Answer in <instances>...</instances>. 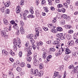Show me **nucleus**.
I'll list each match as a JSON object with an SVG mask.
<instances>
[{"label": "nucleus", "instance_id": "1", "mask_svg": "<svg viewBox=\"0 0 78 78\" xmlns=\"http://www.w3.org/2000/svg\"><path fill=\"white\" fill-rule=\"evenodd\" d=\"M13 42L14 45L13 47V50L14 51H16L17 47H16V46H18L19 48H20L21 47L20 40L19 38H17V39H14Z\"/></svg>", "mask_w": 78, "mask_h": 78}, {"label": "nucleus", "instance_id": "2", "mask_svg": "<svg viewBox=\"0 0 78 78\" xmlns=\"http://www.w3.org/2000/svg\"><path fill=\"white\" fill-rule=\"evenodd\" d=\"M33 37V34L28 35L27 36V38L30 39V41L31 44H34V40L32 38Z\"/></svg>", "mask_w": 78, "mask_h": 78}, {"label": "nucleus", "instance_id": "3", "mask_svg": "<svg viewBox=\"0 0 78 78\" xmlns=\"http://www.w3.org/2000/svg\"><path fill=\"white\" fill-rule=\"evenodd\" d=\"M62 51H65V54L66 55H69V53H70V49L68 48H62Z\"/></svg>", "mask_w": 78, "mask_h": 78}, {"label": "nucleus", "instance_id": "4", "mask_svg": "<svg viewBox=\"0 0 78 78\" xmlns=\"http://www.w3.org/2000/svg\"><path fill=\"white\" fill-rule=\"evenodd\" d=\"M32 49V46H30L28 48L27 50V51L28 53V55H31V54H32V53H31V50Z\"/></svg>", "mask_w": 78, "mask_h": 78}, {"label": "nucleus", "instance_id": "5", "mask_svg": "<svg viewBox=\"0 0 78 78\" xmlns=\"http://www.w3.org/2000/svg\"><path fill=\"white\" fill-rule=\"evenodd\" d=\"M34 65L35 66H37L39 65V60H38L37 58L34 59Z\"/></svg>", "mask_w": 78, "mask_h": 78}, {"label": "nucleus", "instance_id": "6", "mask_svg": "<svg viewBox=\"0 0 78 78\" xmlns=\"http://www.w3.org/2000/svg\"><path fill=\"white\" fill-rule=\"evenodd\" d=\"M35 30L36 33H41L42 32V29L40 27L36 28Z\"/></svg>", "mask_w": 78, "mask_h": 78}, {"label": "nucleus", "instance_id": "7", "mask_svg": "<svg viewBox=\"0 0 78 78\" xmlns=\"http://www.w3.org/2000/svg\"><path fill=\"white\" fill-rule=\"evenodd\" d=\"M1 35L3 37H8V35L6 34V32L5 30H2L1 31Z\"/></svg>", "mask_w": 78, "mask_h": 78}, {"label": "nucleus", "instance_id": "8", "mask_svg": "<svg viewBox=\"0 0 78 78\" xmlns=\"http://www.w3.org/2000/svg\"><path fill=\"white\" fill-rule=\"evenodd\" d=\"M16 11L17 14H18L20 13V6H18L17 7L16 9Z\"/></svg>", "mask_w": 78, "mask_h": 78}, {"label": "nucleus", "instance_id": "9", "mask_svg": "<svg viewBox=\"0 0 78 78\" xmlns=\"http://www.w3.org/2000/svg\"><path fill=\"white\" fill-rule=\"evenodd\" d=\"M32 72L35 76H37L39 74V72H38V70L37 69H36L34 71H32Z\"/></svg>", "mask_w": 78, "mask_h": 78}, {"label": "nucleus", "instance_id": "10", "mask_svg": "<svg viewBox=\"0 0 78 78\" xmlns=\"http://www.w3.org/2000/svg\"><path fill=\"white\" fill-rule=\"evenodd\" d=\"M24 12L25 13H23L22 14H21V16H27V15H28V14H30V12H29V11H28V10H25Z\"/></svg>", "mask_w": 78, "mask_h": 78}, {"label": "nucleus", "instance_id": "11", "mask_svg": "<svg viewBox=\"0 0 78 78\" xmlns=\"http://www.w3.org/2000/svg\"><path fill=\"white\" fill-rule=\"evenodd\" d=\"M53 25L52 27V28H53L54 29H52L51 30V32L52 33H57L58 31L56 30L55 29V28H56V26H53Z\"/></svg>", "mask_w": 78, "mask_h": 78}, {"label": "nucleus", "instance_id": "12", "mask_svg": "<svg viewBox=\"0 0 78 78\" xmlns=\"http://www.w3.org/2000/svg\"><path fill=\"white\" fill-rule=\"evenodd\" d=\"M73 44H74V41H73V40L69 41L68 42V44L69 45V46H72V45H73Z\"/></svg>", "mask_w": 78, "mask_h": 78}, {"label": "nucleus", "instance_id": "13", "mask_svg": "<svg viewBox=\"0 0 78 78\" xmlns=\"http://www.w3.org/2000/svg\"><path fill=\"white\" fill-rule=\"evenodd\" d=\"M20 31L22 34H23L25 33V30L23 27H21L20 29Z\"/></svg>", "mask_w": 78, "mask_h": 78}, {"label": "nucleus", "instance_id": "14", "mask_svg": "<svg viewBox=\"0 0 78 78\" xmlns=\"http://www.w3.org/2000/svg\"><path fill=\"white\" fill-rule=\"evenodd\" d=\"M2 53L3 55H5V56H8V53L5 50H2Z\"/></svg>", "mask_w": 78, "mask_h": 78}, {"label": "nucleus", "instance_id": "15", "mask_svg": "<svg viewBox=\"0 0 78 78\" xmlns=\"http://www.w3.org/2000/svg\"><path fill=\"white\" fill-rule=\"evenodd\" d=\"M63 34L62 33L58 34H56V36L59 39H60L61 37L63 36Z\"/></svg>", "mask_w": 78, "mask_h": 78}, {"label": "nucleus", "instance_id": "16", "mask_svg": "<svg viewBox=\"0 0 78 78\" xmlns=\"http://www.w3.org/2000/svg\"><path fill=\"white\" fill-rule=\"evenodd\" d=\"M3 21L5 25H8V24H9V22H8V21L5 19H4Z\"/></svg>", "mask_w": 78, "mask_h": 78}, {"label": "nucleus", "instance_id": "17", "mask_svg": "<svg viewBox=\"0 0 78 78\" xmlns=\"http://www.w3.org/2000/svg\"><path fill=\"white\" fill-rule=\"evenodd\" d=\"M5 7H9L10 5V2H7L5 3Z\"/></svg>", "mask_w": 78, "mask_h": 78}, {"label": "nucleus", "instance_id": "18", "mask_svg": "<svg viewBox=\"0 0 78 78\" xmlns=\"http://www.w3.org/2000/svg\"><path fill=\"white\" fill-rule=\"evenodd\" d=\"M42 56V58L43 59H45L46 58V57H47V53L45 52H44L43 53Z\"/></svg>", "mask_w": 78, "mask_h": 78}, {"label": "nucleus", "instance_id": "19", "mask_svg": "<svg viewBox=\"0 0 78 78\" xmlns=\"http://www.w3.org/2000/svg\"><path fill=\"white\" fill-rule=\"evenodd\" d=\"M66 38H67V39L69 40L71 38V35L69 34H65Z\"/></svg>", "mask_w": 78, "mask_h": 78}, {"label": "nucleus", "instance_id": "20", "mask_svg": "<svg viewBox=\"0 0 78 78\" xmlns=\"http://www.w3.org/2000/svg\"><path fill=\"white\" fill-rule=\"evenodd\" d=\"M51 57H52L51 55H50L47 57L46 59L48 62H49V61H50V59L51 58Z\"/></svg>", "mask_w": 78, "mask_h": 78}, {"label": "nucleus", "instance_id": "21", "mask_svg": "<svg viewBox=\"0 0 78 78\" xmlns=\"http://www.w3.org/2000/svg\"><path fill=\"white\" fill-rule=\"evenodd\" d=\"M59 75V72H55L54 73V74L53 76V78H55V76H58Z\"/></svg>", "mask_w": 78, "mask_h": 78}, {"label": "nucleus", "instance_id": "22", "mask_svg": "<svg viewBox=\"0 0 78 78\" xmlns=\"http://www.w3.org/2000/svg\"><path fill=\"white\" fill-rule=\"evenodd\" d=\"M57 30L58 31L60 32L62 31L63 29L62 27H58L57 28Z\"/></svg>", "mask_w": 78, "mask_h": 78}, {"label": "nucleus", "instance_id": "23", "mask_svg": "<svg viewBox=\"0 0 78 78\" xmlns=\"http://www.w3.org/2000/svg\"><path fill=\"white\" fill-rule=\"evenodd\" d=\"M39 67L40 69H42L44 68V65L42 63H40L39 65Z\"/></svg>", "mask_w": 78, "mask_h": 78}, {"label": "nucleus", "instance_id": "24", "mask_svg": "<svg viewBox=\"0 0 78 78\" xmlns=\"http://www.w3.org/2000/svg\"><path fill=\"white\" fill-rule=\"evenodd\" d=\"M64 66V65H62V66H60L59 68L58 69V70H59V71L62 70H63V68Z\"/></svg>", "mask_w": 78, "mask_h": 78}, {"label": "nucleus", "instance_id": "25", "mask_svg": "<svg viewBox=\"0 0 78 78\" xmlns=\"http://www.w3.org/2000/svg\"><path fill=\"white\" fill-rule=\"evenodd\" d=\"M17 24L15 23V24H13V28L14 29H15V30H16V29H17Z\"/></svg>", "mask_w": 78, "mask_h": 78}, {"label": "nucleus", "instance_id": "26", "mask_svg": "<svg viewBox=\"0 0 78 78\" xmlns=\"http://www.w3.org/2000/svg\"><path fill=\"white\" fill-rule=\"evenodd\" d=\"M69 57L70 56L69 55H66L64 58V60L65 61H68Z\"/></svg>", "mask_w": 78, "mask_h": 78}, {"label": "nucleus", "instance_id": "27", "mask_svg": "<svg viewBox=\"0 0 78 78\" xmlns=\"http://www.w3.org/2000/svg\"><path fill=\"white\" fill-rule=\"evenodd\" d=\"M27 60L28 62H30L31 60V57H27Z\"/></svg>", "mask_w": 78, "mask_h": 78}, {"label": "nucleus", "instance_id": "28", "mask_svg": "<svg viewBox=\"0 0 78 78\" xmlns=\"http://www.w3.org/2000/svg\"><path fill=\"white\" fill-rule=\"evenodd\" d=\"M77 71L78 70L74 68V69L72 70V73H76Z\"/></svg>", "mask_w": 78, "mask_h": 78}, {"label": "nucleus", "instance_id": "29", "mask_svg": "<svg viewBox=\"0 0 78 78\" xmlns=\"http://www.w3.org/2000/svg\"><path fill=\"white\" fill-rule=\"evenodd\" d=\"M72 55L75 58H76V52L75 51L72 52Z\"/></svg>", "mask_w": 78, "mask_h": 78}, {"label": "nucleus", "instance_id": "30", "mask_svg": "<svg viewBox=\"0 0 78 78\" xmlns=\"http://www.w3.org/2000/svg\"><path fill=\"white\" fill-rule=\"evenodd\" d=\"M36 15L37 17H39V10H36L35 11Z\"/></svg>", "mask_w": 78, "mask_h": 78}, {"label": "nucleus", "instance_id": "31", "mask_svg": "<svg viewBox=\"0 0 78 78\" xmlns=\"http://www.w3.org/2000/svg\"><path fill=\"white\" fill-rule=\"evenodd\" d=\"M44 74V72L42 71H40L38 74V75L40 76H42Z\"/></svg>", "mask_w": 78, "mask_h": 78}, {"label": "nucleus", "instance_id": "32", "mask_svg": "<svg viewBox=\"0 0 78 78\" xmlns=\"http://www.w3.org/2000/svg\"><path fill=\"white\" fill-rule=\"evenodd\" d=\"M20 25L21 26V27H23L24 26V23H23V22L22 21H20Z\"/></svg>", "mask_w": 78, "mask_h": 78}, {"label": "nucleus", "instance_id": "33", "mask_svg": "<svg viewBox=\"0 0 78 78\" xmlns=\"http://www.w3.org/2000/svg\"><path fill=\"white\" fill-rule=\"evenodd\" d=\"M54 45H58V46H59V42L57 41H54Z\"/></svg>", "mask_w": 78, "mask_h": 78}, {"label": "nucleus", "instance_id": "34", "mask_svg": "<svg viewBox=\"0 0 78 78\" xmlns=\"http://www.w3.org/2000/svg\"><path fill=\"white\" fill-rule=\"evenodd\" d=\"M28 18H30V17L31 18H34V16L33 15V14H31V15H30V14H29V15L27 16Z\"/></svg>", "mask_w": 78, "mask_h": 78}, {"label": "nucleus", "instance_id": "35", "mask_svg": "<svg viewBox=\"0 0 78 78\" xmlns=\"http://www.w3.org/2000/svg\"><path fill=\"white\" fill-rule=\"evenodd\" d=\"M37 54L36 53H35L34 55V59H36L37 58Z\"/></svg>", "mask_w": 78, "mask_h": 78}, {"label": "nucleus", "instance_id": "36", "mask_svg": "<svg viewBox=\"0 0 78 78\" xmlns=\"http://www.w3.org/2000/svg\"><path fill=\"white\" fill-rule=\"evenodd\" d=\"M37 44L38 45H43V43L42 41H40L39 42H37Z\"/></svg>", "mask_w": 78, "mask_h": 78}, {"label": "nucleus", "instance_id": "37", "mask_svg": "<svg viewBox=\"0 0 78 78\" xmlns=\"http://www.w3.org/2000/svg\"><path fill=\"white\" fill-rule=\"evenodd\" d=\"M52 1H54V0H48V2H49L48 4L49 5H52Z\"/></svg>", "mask_w": 78, "mask_h": 78}, {"label": "nucleus", "instance_id": "38", "mask_svg": "<svg viewBox=\"0 0 78 78\" xmlns=\"http://www.w3.org/2000/svg\"><path fill=\"white\" fill-rule=\"evenodd\" d=\"M66 35L65 34L63 36H62L61 37V38H60V39L61 40H64L65 39H66Z\"/></svg>", "mask_w": 78, "mask_h": 78}, {"label": "nucleus", "instance_id": "39", "mask_svg": "<svg viewBox=\"0 0 78 78\" xmlns=\"http://www.w3.org/2000/svg\"><path fill=\"white\" fill-rule=\"evenodd\" d=\"M75 68H74V66L73 65H71L69 66V69H73Z\"/></svg>", "mask_w": 78, "mask_h": 78}, {"label": "nucleus", "instance_id": "40", "mask_svg": "<svg viewBox=\"0 0 78 78\" xmlns=\"http://www.w3.org/2000/svg\"><path fill=\"white\" fill-rule=\"evenodd\" d=\"M10 54L12 56H14L15 55V54L14 53V52H13L12 51H11L9 52Z\"/></svg>", "mask_w": 78, "mask_h": 78}, {"label": "nucleus", "instance_id": "41", "mask_svg": "<svg viewBox=\"0 0 78 78\" xmlns=\"http://www.w3.org/2000/svg\"><path fill=\"white\" fill-rule=\"evenodd\" d=\"M30 11L31 13V14H33V13H34V11H33V8H32V9H30Z\"/></svg>", "mask_w": 78, "mask_h": 78}, {"label": "nucleus", "instance_id": "42", "mask_svg": "<svg viewBox=\"0 0 78 78\" xmlns=\"http://www.w3.org/2000/svg\"><path fill=\"white\" fill-rule=\"evenodd\" d=\"M22 54H23L22 52V51H20L19 52L18 55L21 58L22 56Z\"/></svg>", "mask_w": 78, "mask_h": 78}, {"label": "nucleus", "instance_id": "43", "mask_svg": "<svg viewBox=\"0 0 78 78\" xmlns=\"http://www.w3.org/2000/svg\"><path fill=\"white\" fill-rule=\"evenodd\" d=\"M16 70L18 72H20L22 70V69L20 67H18L16 68Z\"/></svg>", "mask_w": 78, "mask_h": 78}, {"label": "nucleus", "instance_id": "44", "mask_svg": "<svg viewBox=\"0 0 78 78\" xmlns=\"http://www.w3.org/2000/svg\"><path fill=\"white\" fill-rule=\"evenodd\" d=\"M42 28L44 31H48V28L45 27H43Z\"/></svg>", "mask_w": 78, "mask_h": 78}, {"label": "nucleus", "instance_id": "45", "mask_svg": "<svg viewBox=\"0 0 78 78\" xmlns=\"http://www.w3.org/2000/svg\"><path fill=\"white\" fill-rule=\"evenodd\" d=\"M6 14H9L10 12V10L8 9H7L6 10Z\"/></svg>", "mask_w": 78, "mask_h": 78}, {"label": "nucleus", "instance_id": "46", "mask_svg": "<svg viewBox=\"0 0 78 78\" xmlns=\"http://www.w3.org/2000/svg\"><path fill=\"white\" fill-rule=\"evenodd\" d=\"M62 16L63 19H66V18H67V15L65 14L62 15Z\"/></svg>", "mask_w": 78, "mask_h": 78}, {"label": "nucleus", "instance_id": "47", "mask_svg": "<svg viewBox=\"0 0 78 78\" xmlns=\"http://www.w3.org/2000/svg\"><path fill=\"white\" fill-rule=\"evenodd\" d=\"M5 8L3 7H2L1 8V11L2 12H5Z\"/></svg>", "mask_w": 78, "mask_h": 78}, {"label": "nucleus", "instance_id": "48", "mask_svg": "<svg viewBox=\"0 0 78 78\" xmlns=\"http://www.w3.org/2000/svg\"><path fill=\"white\" fill-rule=\"evenodd\" d=\"M44 9L45 12H48V9L47 8H46V7H44Z\"/></svg>", "mask_w": 78, "mask_h": 78}, {"label": "nucleus", "instance_id": "49", "mask_svg": "<svg viewBox=\"0 0 78 78\" xmlns=\"http://www.w3.org/2000/svg\"><path fill=\"white\" fill-rule=\"evenodd\" d=\"M73 32V31L72 30H69L68 32V33H70V34H72Z\"/></svg>", "mask_w": 78, "mask_h": 78}, {"label": "nucleus", "instance_id": "50", "mask_svg": "<svg viewBox=\"0 0 78 78\" xmlns=\"http://www.w3.org/2000/svg\"><path fill=\"white\" fill-rule=\"evenodd\" d=\"M20 14V16H22V17H23L24 19L25 20H27V17H26V16H21V13Z\"/></svg>", "mask_w": 78, "mask_h": 78}, {"label": "nucleus", "instance_id": "51", "mask_svg": "<svg viewBox=\"0 0 78 78\" xmlns=\"http://www.w3.org/2000/svg\"><path fill=\"white\" fill-rule=\"evenodd\" d=\"M32 48H33L34 50H35L36 49V46L34 44H32Z\"/></svg>", "mask_w": 78, "mask_h": 78}, {"label": "nucleus", "instance_id": "52", "mask_svg": "<svg viewBox=\"0 0 78 78\" xmlns=\"http://www.w3.org/2000/svg\"><path fill=\"white\" fill-rule=\"evenodd\" d=\"M50 50V51H55V49L51 48Z\"/></svg>", "mask_w": 78, "mask_h": 78}, {"label": "nucleus", "instance_id": "53", "mask_svg": "<svg viewBox=\"0 0 78 78\" xmlns=\"http://www.w3.org/2000/svg\"><path fill=\"white\" fill-rule=\"evenodd\" d=\"M20 4L21 5H24V1H21L20 2Z\"/></svg>", "mask_w": 78, "mask_h": 78}, {"label": "nucleus", "instance_id": "54", "mask_svg": "<svg viewBox=\"0 0 78 78\" xmlns=\"http://www.w3.org/2000/svg\"><path fill=\"white\" fill-rule=\"evenodd\" d=\"M62 7V5L61 4H58L57 5L58 8H61Z\"/></svg>", "mask_w": 78, "mask_h": 78}, {"label": "nucleus", "instance_id": "55", "mask_svg": "<svg viewBox=\"0 0 78 78\" xmlns=\"http://www.w3.org/2000/svg\"><path fill=\"white\" fill-rule=\"evenodd\" d=\"M10 23L11 24H12V25H14L15 24V22H14V21L13 20H12L11 22H10Z\"/></svg>", "mask_w": 78, "mask_h": 78}, {"label": "nucleus", "instance_id": "56", "mask_svg": "<svg viewBox=\"0 0 78 78\" xmlns=\"http://www.w3.org/2000/svg\"><path fill=\"white\" fill-rule=\"evenodd\" d=\"M25 63L23 62L21 63V66H22V67H24V66H25Z\"/></svg>", "mask_w": 78, "mask_h": 78}, {"label": "nucleus", "instance_id": "57", "mask_svg": "<svg viewBox=\"0 0 78 78\" xmlns=\"http://www.w3.org/2000/svg\"><path fill=\"white\" fill-rule=\"evenodd\" d=\"M4 30H5V31H8L9 29L7 27H5L4 28Z\"/></svg>", "mask_w": 78, "mask_h": 78}, {"label": "nucleus", "instance_id": "58", "mask_svg": "<svg viewBox=\"0 0 78 78\" xmlns=\"http://www.w3.org/2000/svg\"><path fill=\"white\" fill-rule=\"evenodd\" d=\"M47 44H51V42L50 41H46Z\"/></svg>", "mask_w": 78, "mask_h": 78}, {"label": "nucleus", "instance_id": "59", "mask_svg": "<svg viewBox=\"0 0 78 78\" xmlns=\"http://www.w3.org/2000/svg\"><path fill=\"white\" fill-rule=\"evenodd\" d=\"M48 26L49 28H50V27H53V25L51 24H48Z\"/></svg>", "mask_w": 78, "mask_h": 78}, {"label": "nucleus", "instance_id": "60", "mask_svg": "<svg viewBox=\"0 0 78 78\" xmlns=\"http://www.w3.org/2000/svg\"><path fill=\"white\" fill-rule=\"evenodd\" d=\"M56 18H54V20L52 21V22L53 23H55V22H56Z\"/></svg>", "mask_w": 78, "mask_h": 78}, {"label": "nucleus", "instance_id": "61", "mask_svg": "<svg viewBox=\"0 0 78 78\" xmlns=\"http://www.w3.org/2000/svg\"><path fill=\"white\" fill-rule=\"evenodd\" d=\"M61 10L63 12H66V9H65L62 8Z\"/></svg>", "mask_w": 78, "mask_h": 78}, {"label": "nucleus", "instance_id": "62", "mask_svg": "<svg viewBox=\"0 0 78 78\" xmlns=\"http://www.w3.org/2000/svg\"><path fill=\"white\" fill-rule=\"evenodd\" d=\"M13 67L14 68H17V65L16 64H14L13 66Z\"/></svg>", "mask_w": 78, "mask_h": 78}, {"label": "nucleus", "instance_id": "63", "mask_svg": "<svg viewBox=\"0 0 78 78\" xmlns=\"http://www.w3.org/2000/svg\"><path fill=\"white\" fill-rule=\"evenodd\" d=\"M51 11H54L55 9V8H54L53 7H51Z\"/></svg>", "mask_w": 78, "mask_h": 78}, {"label": "nucleus", "instance_id": "64", "mask_svg": "<svg viewBox=\"0 0 78 78\" xmlns=\"http://www.w3.org/2000/svg\"><path fill=\"white\" fill-rule=\"evenodd\" d=\"M63 5L64 6H66V8H67V3H64Z\"/></svg>", "mask_w": 78, "mask_h": 78}]
</instances>
